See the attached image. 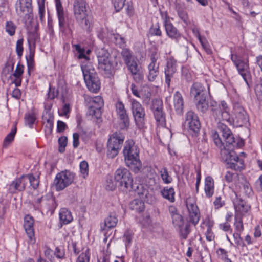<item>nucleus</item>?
Wrapping results in <instances>:
<instances>
[{
	"label": "nucleus",
	"mask_w": 262,
	"mask_h": 262,
	"mask_svg": "<svg viewBox=\"0 0 262 262\" xmlns=\"http://www.w3.org/2000/svg\"><path fill=\"white\" fill-rule=\"evenodd\" d=\"M138 59L136 57L135 58H134L133 59L125 63L128 71L130 72V73L141 69V67L138 65Z\"/></svg>",
	"instance_id": "a18cd8bd"
},
{
	"label": "nucleus",
	"mask_w": 262,
	"mask_h": 262,
	"mask_svg": "<svg viewBox=\"0 0 262 262\" xmlns=\"http://www.w3.org/2000/svg\"><path fill=\"white\" fill-rule=\"evenodd\" d=\"M190 95L193 98L196 112L200 115L206 114L210 107V93L209 88L206 89L205 86L200 82H195L190 87Z\"/></svg>",
	"instance_id": "20e7f679"
},
{
	"label": "nucleus",
	"mask_w": 262,
	"mask_h": 262,
	"mask_svg": "<svg viewBox=\"0 0 262 262\" xmlns=\"http://www.w3.org/2000/svg\"><path fill=\"white\" fill-rule=\"evenodd\" d=\"M173 106L176 113L182 115L184 113V101L182 95L179 91H176L173 95Z\"/></svg>",
	"instance_id": "4be33fe9"
},
{
	"label": "nucleus",
	"mask_w": 262,
	"mask_h": 262,
	"mask_svg": "<svg viewBox=\"0 0 262 262\" xmlns=\"http://www.w3.org/2000/svg\"><path fill=\"white\" fill-rule=\"evenodd\" d=\"M90 249L88 248L77 257L76 262H90Z\"/></svg>",
	"instance_id": "49530a36"
},
{
	"label": "nucleus",
	"mask_w": 262,
	"mask_h": 262,
	"mask_svg": "<svg viewBox=\"0 0 262 262\" xmlns=\"http://www.w3.org/2000/svg\"><path fill=\"white\" fill-rule=\"evenodd\" d=\"M233 111L234 115L247 114L244 107L238 102L233 104Z\"/></svg>",
	"instance_id": "052dcab7"
},
{
	"label": "nucleus",
	"mask_w": 262,
	"mask_h": 262,
	"mask_svg": "<svg viewBox=\"0 0 262 262\" xmlns=\"http://www.w3.org/2000/svg\"><path fill=\"white\" fill-rule=\"evenodd\" d=\"M235 67L237 68L239 74L243 77L246 83L248 84V79L250 76V72L249 71V67L248 61L246 62L242 60L238 63L236 64Z\"/></svg>",
	"instance_id": "b1692460"
},
{
	"label": "nucleus",
	"mask_w": 262,
	"mask_h": 262,
	"mask_svg": "<svg viewBox=\"0 0 262 262\" xmlns=\"http://www.w3.org/2000/svg\"><path fill=\"white\" fill-rule=\"evenodd\" d=\"M118 220L115 212H110L108 216L104 220V225L106 227L111 229L115 227Z\"/></svg>",
	"instance_id": "c9c22d12"
},
{
	"label": "nucleus",
	"mask_w": 262,
	"mask_h": 262,
	"mask_svg": "<svg viewBox=\"0 0 262 262\" xmlns=\"http://www.w3.org/2000/svg\"><path fill=\"white\" fill-rule=\"evenodd\" d=\"M34 220L32 216L27 215L24 217V227L30 242H32L34 237Z\"/></svg>",
	"instance_id": "5701e85b"
},
{
	"label": "nucleus",
	"mask_w": 262,
	"mask_h": 262,
	"mask_svg": "<svg viewBox=\"0 0 262 262\" xmlns=\"http://www.w3.org/2000/svg\"><path fill=\"white\" fill-rule=\"evenodd\" d=\"M27 177V183L29 182L30 185L33 189H36L39 185L38 180L32 174L25 175Z\"/></svg>",
	"instance_id": "69168bd1"
},
{
	"label": "nucleus",
	"mask_w": 262,
	"mask_h": 262,
	"mask_svg": "<svg viewBox=\"0 0 262 262\" xmlns=\"http://www.w3.org/2000/svg\"><path fill=\"white\" fill-rule=\"evenodd\" d=\"M230 120L229 124L237 127H242L249 122V116L248 114L235 115L234 118L230 117Z\"/></svg>",
	"instance_id": "393cba45"
},
{
	"label": "nucleus",
	"mask_w": 262,
	"mask_h": 262,
	"mask_svg": "<svg viewBox=\"0 0 262 262\" xmlns=\"http://www.w3.org/2000/svg\"><path fill=\"white\" fill-rule=\"evenodd\" d=\"M74 46L76 51L78 54V58L79 59H84L85 60V62H83L81 66L83 64H86V62H90V58L85 54V51L84 49L82 48L81 45L79 44H76Z\"/></svg>",
	"instance_id": "37998d69"
},
{
	"label": "nucleus",
	"mask_w": 262,
	"mask_h": 262,
	"mask_svg": "<svg viewBox=\"0 0 262 262\" xmlns=\"http://www.w3.org/2000/svg\"><path fill=\"white\" fill-rule=\"evenodd\" d=\"M217 128L222 134V136L227 147H233V145L237 147H242L245 145L244 140L240 138H235L231 130L225 124L219 122Z\"/></svg>",
	"instance_id": "1a4fd4ad"
},
{
	"label": "nucleus",
	"mask_w": 262,
	"mask_h": 262,
	"mask_svg": "<svg viewBox=\"0 0 262 262\" xmlns=\"http://www.w3.org/2000/svg\"><path fill=\"white\" fill-rule=\"evenodd\" d=\"M163 27L166 36L174 42L178 43L183 38H185L183 33L172 23Z\"/></svg>",
	"instance_id": "a211bd4d"
},
{
	"label": "nucleus",
	"mask_w": 262,
	"mask_h": 262,
	"mask_svg": "<svg viewBox=\"0 0 262 262\" xmlns=\"http://www.w3.org/2000/svg\"><path fill=\"white\" fill-rule=\"evenodd\" d=\"M132 75L133 76V79L134 81L139 84H142L144 80V73L141 69L138 70L137 71L131 73Z\"/></svg>",
	"instance_id": "09e8293b"
},
{
	"label": "nucleus",
	"mask_w": 262,
	"mask_h": 262,
	"mask_svg": "<svg viewBox=\"0 0 262 262\" xmlns=\"http://www.w3.org/2000/svg\"><path fill=\"white\" fill-rule=\"evenodd\" d=\"M75 174L66 169L58 172L54 179V185L57 191H61L70 185L74 181Z\"/></svg>",
	"instance_id": "ddd939ff"
},
{
	"label": "nucleus",
	"mask_w": 262,
	"mask_h": 262,
	"mask_svg": "<svg viewBox=\"0 0 262 262\" xmlns=\"http://www.w3.org/2000/svg\"><path fill=\"white\" fill-rule=\"evenodd\" d=\"M27 177L25 175H23L20 178L15 179L9 185V192L14 193L16 191L24 190L27 184Z\"/></svg>",
	"instance_id": "aec40b11"
},
{
	"label": "nucleus",
	"mask_w": 262,
	"mask_h": 262,
	"mask_svg": "<svg viewBox=\"0 0 262 262\" xmlns=\"http://www.w3.org/2000/svg\"><path fill=\"white\" fill-rule=\"evenodd\" d=\"M178 15L181 20L188 25L189 24V17L188 13L183 10H181L178 11Z\"/></svg>",
	"instance_id": "774afa93"
},
{
	"label": "nucleus",
	"mask_w": 262,
	"mask_h": 262,
	"mask_svg": "<svg viewBox=\"0 0 262 262\" xmlns=\"http://www.w3.org/2000/svg\"><path fill=\"white\" fill-rule=\"evenodd\" d=\"M239 187L244 190V193L247 197H250L253 194L252 188L245 177L241 178V181L239 182Z\"/></svg>",
	"instance_id": "72a5a7b5"
},
{
	"label": "nucleus",
	"mask_w": 262,
	"mask_h": 262,
	"mask_svg": "<svg viewBox=\"0 0 262 262\" xmlns=\"http://www.w3.org/2000/svg\"><path fill=\"white\" fill-rule=\"evenodd\" d=\"M214 180L211 176H207L205 179L204 191L206 196L211 198L214 193Z\"/></svg>",
	"instance_id": "bb28decb"
},
{
	"label": "nucleus",
	"mask_w": 262,
	"mask_h": 262,
	"mask_svg": "<svg viewBox=\"0 0 262 262\" xmlns=\"http://www.w3.org/2000/svg\"><path fill=\"white\" fill-rule=\"evenodd\" d=\"M16 11L17 14L23 18L27 28H29L33 18L32 0H18L16 4Z\"/></svg>",
	"instance_id": "9d476101"
},
{
	"label": "nucleus",
	"mask_w": 262,
	"mask_h": 262,
	"mask_svg": "<svg viewBox=\"0 0 262 262\" xmlns=\"http://www.w3.org/2000/svg\"><path fill=\"white\" fill-rule=\"evenodd\" d=\"M16 133V127L15 126L14 129L5 137L3 143L4 147H7L13 141L14 136Z\"/></svg>",
	"instance_id": "8fccbe9b"
},
{
	"label": "nucleus",
	"mask_w": 262,
	"mask_h": 262,
	"mask_svg": "<svg viewBox=\"0 0 262 262\" xmlns=\"http://www.w3.org/2000/svg\"><path fill=\"white\" fill-rule=\"evenodd\" d=\"M160 15L163 26L172 23L171 19H173V18L169 16L167 11L160 10Z\"/></svg>",
	"instance_id": "864d4df0"
},
{
	"label": "nucleus",
	"mask_w": 262,
	"mask_h": 262,
	"mask_svg": "<svg viewBox=\"0 0 262 262\" xmlns=\"http://www.w3.org/2000/svg\"><path fill=\"white\" fill-rule=\"evenodd\" d=\"M55 2L59 27L64 28L66 25V17L61 1L55 0Z\"/></svg>",
	"instance_id": "a878e982"
},
{
	"label": "nucleus",
	"mask_w": 262,
	"mask_h": 262,
	"mask_svg": "<svg viewBox=\"0 0 262 262\" xmlns=\"http://www.w3.org/2000/svg\"><path fill=\"white\" fill-rule=\"evenodd\" d=\"M186 206L188 212L186 217L187 223L196 226L200 219V212L198 206L194 203L186 201Z\"/></svg>",
	"instance_id": "4468645a"
},
{
	"label": "nucleus",
	"mask_w": 262,
	"mask_h": 262,
	"mask_svg": "<svg viewBox=\"0 0 262 262\" xmlns=\"http://www.w3.org/2000/svg\"><path fill=\"white\" fill-rule=\"evenodd\" d=\"M114 180L119 190L128 193L133 189L134 179L130 171L125 167L118 168L114 173Z\"/></svg>",
	"instance_id": "423d86ee"
},
{
	"label": "nucleus",
	"mask_w": 262,
	"mask_h": 262,
	"mask_svg": "<svg viewBox=\"0 0 262 262\" xmlns=\"http://www.w3.org/2000/svg\"><path fill=\"white\" fill-rule=\"evenodd\" d=\"M125 139L124 134L120 131H116L109 136L107 142V156L113 159L118 155Z\"/></svg>",
	"instance_id": "0eeeda50"
},
{
	"label": "nucleus",
	"mask_w": 262,
	"mask_h": 262,
	"mask_svg": "<svg viewBox=\"0 0 262 262\" xmlns=\"http://www.w3.org/2000/svg\"><path fill=\"white\" fill-rule=\"evenodd\" d=\"M178 229L180 231L181 238L183 239H186L190 232V224L187 223L185 226L184 229H183V227Z\"/></svg>",
	"instance_id": "bf43d9fd"
},
{
	"label": "nucleus",
	"mask_w": 262,
	"mask_h": 262,
	"mask_svg": "<svg viewBox=\"0 0 262 262\" xmlns=\"http://www.w3.org/2000/svg\"><path fill=\"white\" fill-rule=\"evenodd\" d=\"M95 53L99 72L105 78L113 77L116 70L122 66L118 51L115 50L110 53L105 48H97Z\"/></svg>",
	"instance_id": "f03ea898"
},
{
	"label": "nucleus",
	"mask_w": 262,
	"mask_h": 262,
	"mask_svg": "<svg viewBox=\"0 0 262 262\" xmlns=\"http://www.w3.org/2000/svg\"><path fill=\"white\" fill-rule=\"evenodd\" d=\"M235 194V198L233 203L236 212L235 214H238V216L243 217L251 211V205L248 204L246 201L238 196L236 193Z\"/></svg>",
	"instance_id": "2eb2a0df"
},
{
	"label": "nucleus",
	"mask_w": 262,
	"mask_h": 262,
	"mask_svg": "<svg viewBox=\"0 0 262 262\" xmlns=\"http://www.w3.org/2000/svg\"><path fill=\"white\" fill-rule=\"evenodd\" d=\"M185 125L190 135L195 137L199 136L201 124L197 113L192 110L187 111L185 115Z\"/></svg>",
	"instance_id": "9b49d317"
},
{
	"label": "nucleus",
	"mask_w": 262,
	"mask_h": 262,
	"mask_svg": "<svg viewBox=\"0 0 262 262\" xmlns=\"http://www.w3.org/2000/svg\"><path fill=\"white\" fill-rule=\"evenodd\" d=\"M159 63L157 65L149 64L148 66V74L147 78L149 81L153 82L155 80L159 73Z\"/></svg>",
	"instance_id": "4c0bfd02"
},
{
	"label": "nucleus",
	"mask_w": 262,
	"mask_h": 262,
	"mask_svg": "<svg viewBox=\"0 0 262 262\" xmlns=\"http://www.w3.org/2000/svg\"><path fill=\"white\" fill-rule=\"evenodd\" d=\"M125 165L135 174L141 172L142 177L150 180L154 179L155 170L150 166L142 167L140 159V149L133 140H127L125 142L123 150Z\"/></svg>",
	"instance_id": "f257e3e1"
},
{
	"label": "nucleus",
	"mask_w": 262,
	"mask_h": 262,
	"mask_svg": "<svg viewBox=\"0 0 262 262\" xmlns=\"http://www.w3.org/2000/svg\"><path fill=\"white\" fill-rule=\"evenodd\" d=\"M161 178L164 184H168L171 183L173 179L172 177L169 174L168 169L166 167H162L159 171Z\"/></svg>",
	"instance_id": "c03bdc74"
},
{
	"label": "nucleus",
	"mask_w": 262,
	"mask_h": 262,
	"mask_svg": "<svg viewBox=\"0 0 262 262\" xmlns=\"http://www.w3.org/2000/svg\"><path fill=\"white\" fill-rule=\"evenodd\" d=\"M120 54L125 64L136 57L133 55V52L129 48L125 47L122 48Z\"/></svg>",
	"instance_id": "79ce46f5"
},
{
	"label": "nucleus",
	"mask_w": 262,
	"mask_h": 262,
	"mask_svg": "<svg viewBox=\"0 0 262 262\" xmlns=\"http://www.w3.org/2000/svg\"><path fill=\"white\" fill-rule=\"evenodd\" d=\"M148 35L153 37H161L163 33L161 29L160 24L159 22H157L155 24H152L148 31Z\"/></svg>",
	"instance_id": "ea45409f"
},
{
	"label": "nucleus",
	"mask_w": 262,
	"mask_h": 262,
	"mask_svg": "<svg viewBox=\"0 0 262 262\" xmlns=\"http://www.w3.org/2000/svg\"><path fill=\"white\" fill-rule=\"evenodd\" d=\"M243 217L242 216H238V214H235L234 226L237 232H242L244 230Z\"/></svg>",
	"instance_id": "de8ad7c7"
},
{
	"label": "nucleus",
	"mask_w": 262,
	"mask_h": 262,
	"mask_svg": "<svg viewBox=\"0 0 262 262\" xmlns=\"http://www.w3.org/2000/svg\"><path fill=\"white\" fill-rule=\"evenodd\" d=\"M102 111L97 110L92 107H88V110L86 115L92 116V119L98 124L102 122Z\"/></svg>",
	"instance_id": "473e14b6"
},
{
	"label": "nucleus",
	"mask_w": 262,
	"mask_h": 262,
	"mask_svg": "<svg viewBox=\"0 0 262 262\" xmlns=\"http://www.w3.org/2000/svg\"><path fill=\"white\" fill-rule=\"evenodd\" d=\"M163 109V101L160 99H154L151 101V104L150 105V110L154 112L155 111L157 110Z\"/></svg>",
	"instance_id": "3c124183"
},
{
	"label": "nucleus",
	"mask_w": 262,
	"mask_h": 262,
	"mask_svg": "<svg viewBox=\"0 0 262 262\" xmlns=\"http://www.w3.org/2000/svg\"><path fill=\"white\" fill-rule=\"evenodd\" d=\"M111 41L120 48H123L126 46V40L118 33H111L109 37Z\"/></svg>",
	"instance_id": "c85d7f7f"
},
{
	"label": "nucleus",
	"mask_w": 262,
	"mask_h": 262,
	"mask_svg": "<svg viewBox=\"0 0 262 262\" xmlns=\"http://www.w3.org/2000/svg\"><path fill=\"white\" fill-rule=\"evenodd\" d=\"M89 107H92L97 110L102 111L103 107V99L101 96H97L91 97L89 102Z\"/></svg>",
	"instance_id": "e433bc0d"
},
{
	"label": "nucleus",
	"mask_w": 262,
	"mask_h": 262,
	"mask_svg": "<svg viewBox=\"0 0 262 262\" xmlns=\"http://www.w3.org/2000/svg\"><path fill=\"white\" fill-rule=\"evenodd\" d=\"M16 27L12 21H7L6 24V31L10 35L13 36L15 33Z\"/></svg>",
	"instance_id": "338daca9"
},
{
	"label": "nucleus",
	"mask_w": 262,
	"mask_h": 262,
	"mask_svg": "<svg viewBox=\"0 0 262 262\" xmlns=\"http://www.w3.org/2000/svg\"><path fill=\"white\" fill-rule=\"evenodd\" d=\"M29 30L28 36V42L30 47H34L35 43L39 41V35L36 30V26L30 30L29 27L27 28Z\"/></svg>",
	"instance_id": "c756f323"
},
{
	"label": "nucleus",
	"mask_w": 262,
	"mask_h": 262,
	"mask_svg": "<svg viewBox=\"0 0 262 262\" xmlns=\"http://www.w3.org/2000/svg\"><path fill=\"white\" fill-rule=\"evenodd\" d=\"M75 19L79 26L86 33H90L92 31L94 18L91 12L77 16Z\"/></svg>",
	"instance_id": "dca6fc26"
},
{
	"label": "nucleus",
	"mask_w": 262,
	"mask_h": 262,
	"mask_svg": "<svg viewBox=\"0 0 262 262\" xmlns=\"http://www.w3.org/2000/svg\"><path fill=\"white\" fill-rule=\"evenodd\" d=\"M168 210L172 219V223L175 228H183L185 221L184 217L178 212V209L173 205L169 207Z\"/></svg>",
	"instance_id": "6ab92c4d"
},
{
	"label": "nucleus",
	"mask_w": 262,
	"mask_h": 262,
	"mask_svg": "<svg viewBox=\"0 0 262 262\" xmlns=\"http://www.w3.org/2000/svg\"><path fill=\"white\" fill-rule=\"evenodd\" d=\"M210 111L215 120L219 122L223 121L228 123L230 120V108L225 100H222L219 103L216 101H211Z\"/></svg>",
	"instance_id": "6e6552de"
},
{
	"label": "nucleus",
	"mask_w": 262,
	"mask_h": 262,
	"mask_svg": "<svg viewBox=\"0 0 262 262\" xmlns=\"http://www.w3.org/2000/svg\"><path fill=\"white\" fill-rule=\"evenodd\" d=\"M181 76L187 81H190L192 79L191 74L189 70L185 66H182L181 68Z\"/></svg>",
	"instance_id": "e2e57ef3"
},
{
	"label": "nucleus",
	"mask_w": 262,
	"mask_h": 262,
	"mask_svg": "<svg viewBox=\"0 0 262 262\" xmlns=\"http://www.w3.org/2000/svg\"><path fill=\"white\" fill-rule=\"evenodd\" d=\"M129 208L132 210H135L137 212L141 213L145 210L144 202L141 199H135L129 204Z\"/></svg>",
	"instance_id": "7c9ffc66"
},
{
	"label": "nucleus",
	"mask_w": 262,
	"mask_h": 262,
	"mask_svg": "<svg viewBox=\"0 0 262 262\" xmlns=\"http://www.w3.org/2000/svg\"><path fill=\"white\" fill-rule=\"evenodd\" d=\"M131 110L135 124L139 129H143L145 125V111L141 104L135 99H130Z\"/></svg>",
	"instance_id": "f8f14e48"
},
{
	"label": "nucleus",
	"mask_w": 262,
	"mask_h": 262,
	"mask_svg": "<svg viewBox=\"0 0 262 262\" xmlns=\"http://www.w3.org/2000/svg\"><path fill=\"white\" fill-rule=\"evenodd\" d=\"M88 4L85 0H75L73 4V12L75 17L83 15L91 12L88 9Z\"/></svg>",
	"instance_id": "412c9836"
},
{
	"label": "nucleus",
	"mask_w": 262,
	"mask_h": 262,
	"mask_svg": "<svg viewBox=\"0 0 262 262\" xmlns=\"http://www.w3.org/2000/svg\"><path fill=\"white\" fill-rule=\"evenodd\" d=\"M144 194L143 195V197L141 198V199L143 200L144 202H146L149 204H152L155 203L156 199L154 195L149 193L148 190L144 191Z\"/></svg>",
	"instance_id": "4d7b16f0"
},
{
	"label": "nucleus",
	"mask_w": 262,
	"mask_h": 262,
	"mask_svg": "<svg viewBox=\"0 0 262 262\" xmlns=\"http://www.w3.org/2000/svg\"><path fill=\"white\" fill-rule=\"evenodd\" d=\"M242 233V232H235L233 233V236L234 239L235 244L237 245V246L244 248L246 247V245L241 236V234Z\"/></svg>",
	"instance_id": "6e6d98bb"
},
{
	"label": "nucleus",
	"mask_w": 262,
	"mask_h": 262,
	"mask_svg": "<svg viewBox=\"0 0 262 262\" xmlns=\"http://www.w3.org/2000/svg\"><path fill=\"white\" fill-rule=\"evenodd\" d=\"M47 98L44 103V111L42 113V121L43 124H46V126H47L49 123V105L48 103V98H49V90L47 93Z\"/></svg>",
	"instance_id": "a19ab883"
},
{
	"label": "nucleus",
	"mask_w": 262,
	"mask_h": 262,
	"mask_svg": "<svg viewBox=\"0 0 262 262\" xmlns=\"http://www.w3.org/2000/svg\"><path fill=\"white\" fill-rule=\"evenodd\" d=\"M79 166L80 171L82 175V177L85 179L89 174L88 163L86 161L83 160L80 162Z\"/></svg>",
	"instance_id": "5fc2aeb1"
},
{
	"label": "nucleus",
	"mask_w": 262,
	"mask_h": 262,
	"mask_svg": "<svg viewBox=\"0 0 262 262\" xmlns=\"http://www.w3.org/2000/svg\"><path fill=\"white\" fill-rule=\"evenodd\" d=\"M155 119L158 125L163 126L166 125L165 113L163 111V109L155 111L153 112Z\"/></svg>",
	"instance_id": "58836bf2"
},
{
	"label": "nucleus",
	"mask_w": 262,
	"mask_h": 262,
	"mask_svg": "<svg viewBox=\"0 0 262 262\" xmlns=\"http://www.w3.org/2000/svg\"><path fill=\"white\" fill-rule=\"evenodd\" d=\"M81 70L88 89L91 92L97 93L101 88V81L91 62L81 66Z\"/></svg>",
	"instance_id": "39448f33"
},
{
	"label": "nucleus",
	"mask_w": 262,
	"mask_h": 262,
	"mask_svg": "<svg viewBox=\"0 0 262 262\" xmlns=\"http://www.w3.org/2000/svg\"><path fill=\"white\" fill-rule=\"evenodd\" d=\"M148 189L145 188L142 184H138L136 188H133L132 189L140 199H141L142 197H143V196L145 194L144 191L145 192Z\"/></svg>",
	"instance_id": "0e129e2a"
},
{
	"label": "nucleus",
	"mask_w": 262,
	"mask_h": 262,
	"mask_svg": "<svg viewBox=\"0 0 262 262\" xmlns=\"http://www.w3.org/2000/svg\"><path fill=\"white\" fill-rule=\"evenodd\" d=\"M177 61L173 57L168 58L166 60V64L164 68L165 76V83L169 88L170 86L171 78L177 71Z\"/></svg>",
	"instance_id": "f3484780"
},
{
	"label": "nucleus",
	"mask_w": 262,
	"mask_h": 262,
	"mask_svg": "<svg viewBox=\"0 0 262 262\" xmlns=\"http://www.w3.org/2000/svg\"><path fill=\"white\" fill-rule=\"evenodd\" d=\"M59 215L61 225H67L73 221L72 213L66 208L60 209Z\"/></svg>",
	"instance_id": "cd10ccee"
},
{
	"label": "nucleus",
	"mask_w": 262,
	"mask_h": 262,
	"mask_svg": "<svg viewBox=\"0 0 262 262\" xmlns=\"http://www.w3.org/2000/svg\"><path fill=\"white\" fill-rule=\"evenodd\" d=\"M134 233L132 230L129 229L126 230L123 235V241L125 242L126 246H129L132 241Z\"/></svg>",
	"instance_id": "680f3d73"
},
{
	"label": "nucleus",
	"mask_w": 262,
	"mask_h": 262,
	"mask_svg": "<svg viewBox=\"0 0 262 262\" xmlns=\"http://www.w3.org/2000/svg\"><path fill=\"white\" fill-rule=\"evenodd\" d=\"M211 137L215 145L220 149L221 158L228 165L227 168L234 170H241L244 168V161L239 159L234 151L235 148L241 147H237L234 145H233V147L225 146L216 131L212 132Z\"/></svg>",
	"instance_id": "7ed1b4c3"
},
{
	"label": "nucleus",
	"mask_w": 262,
	"mask_h": 262,
	"mask_svg": "<svg viewBox=\"0 0 262 262\" xmlns=\"http://www.w3.org/2000/svg\"><path fill=\"white\" fill-rule=\"evenodd\" d=\"M117 115L121 121V129L127 130L130 125V120L127 111L117 114Z\"/></svg>",
	"instance_id": "2f4dec72"
},
{
	"label": "nucleus",
	"mask_w": 262,
	"mask_h": 262,
	"mask_svg": "<svg viewBox=\"0 0 262 262\" xmlns=\"http://www.w3.org/2000/svg\"><path fill=\"white\" fill-rule=\"evenodd\" d=\"M161 195L166 200L169 201L170 202H174L175 201V191L172 187H168V186L164 187L161 190Z\"/></svg>",
	"instance_id": "f704fd0d"
},
{
	"label": "nucleus",
	"mask_w": 262,
	"mask_h": 262,
	"mask_svg": "<svg viewBox=\"0 0 262 262\" xmlns=\"http://www.w3.org/2000/svg\"><path fill=\"white\" fill-rule=\"evenodd\" d=\"M59 146L58 151L60 153H63L65 151L66 147L68 143V138L66 136H61L58 140Z\"/></svg>",
	"instance_id": "603ef678"
},
{
	"label": "nucleus",
	"mask_w": 262,
	"mask_h": 262,
	"mask_svg": "<svg viewBox=\"0 0 262 262\" xmlns=\"http://www.w3.org/2000/svg\"><path fill=\"white\" fill-rule=\"evenodd\" d=\"M125 6V12L126 15L129 18L133 17L135 14V9L132 1L131 0L129 1H127Z\"/></svg>",
	"instance_id": "13d9d810"
}]
</instances>
